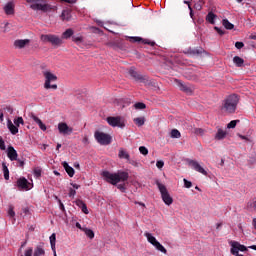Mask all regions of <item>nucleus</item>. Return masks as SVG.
Here are the masks:
<instances>
[{
	"label": "nucleus",
	"instance_id": "obj_62",
	"mask_svg": "<svg viewBox=\"0 0 256 256\" xmlns=\"http://www.w3.org/2000/svg\"><path fill=\"white\" fill-rule=\"evenodd\" d=\"M4 121V114H3V111L0 110V122L3 123Z\"/></svg>",
	"mask_w": 256,
	"mask_h": 256
},
{
	"label": "nucleus",
	"instance_id": "obj_43",
	"mask_svg": "<svg viewBox=\"0 0 256 256\" xmlns=\"http://www.w3.org/2000/svg\"><path fill=\"white\" fill-rule=\"evenodd\" d=\"M183 182L186 189H191V187H193V183L191 181L184 178Z\"/></svg>",
	"mask_w": 256,
	"mask_h": 256
},
{
	"label": "nucleus",
	"instance_id": "obj_4",
	"mask_svg": "<svg viewBox=\"0 0 256 256\" xmlns=\"http://www.w3.org/2000/svg\"><path fill=\"white\" fill-rule=\"evenodd\" d=\"M43 77L45 78L44 88L57 90V84H51L57 81V76L53 74L50 70H44L42 72Z\"/></svg>",
	"mask_w": 256,
	"mask_h": 256
},
{
	"label": "nucleus",
	"instance_id": "obj_6",
	"mask_svg": "<svg viewBox=\"0 0 256 256\" xmlns=\"http://www.w3.org/2000/svg\"><path fill=\"white\" fill-rule=\"evenodd\" d=\"M40 41H42V43H51V45L55 46L63 45V39L53 34H42Z\"/></svg>",
	"mask_w": 256,
	"mask_h": 256
},
{
	"label": "nucleus",
	"instance_id": "obj_57",
	"mask_svg": "<svg viewBox=\"0 0 256 256\" xmlns=\"http://www.w3.org/2000/svg\"><path fill=\"white\" fill-rule=\"evenodd\" d=\"M238 137H239L240 139H242L243 141H246L247 143H249V142L251 141L247 136H243V135H241V134H238Z\"/></svg>",
	"mask_w": 256,
	"mask_h": 256
},
{
	"label": "nucleus",
	"instance_id": "obj_48",
	"mask_svg": "<svg viewBox=\"0 0 256 256\" xmlns=\"http://www.w3.org/2000/svg\"><path fill=\"white\" fill-rule=\"evenodd\" d=\"M214 29L218 35H225V30H222L221 28H219L217 26H215Z\"/></svg>",
	"mask_w": 256,
	"mask_h": 256
},
{
	"label": "nucleus",
	"instance_id": "obj_10",
	"mask_svg": "<svg viewBox=\"0 0 256 256\" xmlns=\"http://www.w3.org/2000/svg\"><path fill=\"white\" fill-rule=\"evenodd\" d=\"M94 137L100 145H109L111 143V136L109 134L96 131Z\"/></svg>",
	"mask_w": 256,
	"mask_h": 256
},
{
	"label": "nucleus",
	"instance_id": "obj_61",
	"mask_svg": "<svg viewBox=\"0 0 256 256\" xmlns=\"http://www.w3.org/2000/svg\"><path fill=\"white\" fill-rule=\"evenodd\" d=\"M59 205H60L61 211H65V205H63V202H61V200H59Z\"/></svg>",
	"mask_w": 256,
	"mask_h": 256
},
{
	"label": "nucleus",
	"instance_id": "obj_56",
	"mask_svg": "<svg viewBox=\"0 0 256 256\" xmlns=\"http://www.w3.org/2000/svg\"><path fill=\"white\" fill-rule=\"evenodd\" d=\"M77 195V191L73 190V188L69 189V197H75Z\"/></svg>",
	"mask_w": 256,
	"mask_h": 256
},
{
	"label": "nucleus",
	"instance_id": "obj_22",
	"mask_svg": "<svg viewBox=\"0 0 256 256\" xmlns=\"http://www.w3.org/2000/svg\"><path fill=\"white\" fill-rule=\"evenodd\" d=\"M57 241V235L55 233H53L51 236H50V245H51V249L54 253V256H57V250H56V247H55V243Z\"/></svg>",
	"mask_w": 256,
	"mask_h": 256
},
{
	"label": "nucleus",
	"instance_id": "obj_52",
	"mask_svg": "<svg viewBox=\"0 0 256 256\" xmlns=\"http://www.w3.org/2000/svg\"><path fill=\"white\" fill-rule=\"evenodd\" d=\"M0 149L2 151H5L6 147H5V141L3 140V138L0 137Z\"/></svg>",
	"mask_w": 256,
	"mask_h": 256
},
{
	"label": "nucleus",
	"instance_id": "obj_2",
	"mask_svg": "<svg viewBox=\"0 0 256 256\" xmlns=\"http://www.w3.org/2000/svg\"><path fill=\"white\" fill-rule=\"evenodd\" d=\"M28 5H30V9L33 11H42L43 13H49V11H55L57 9L56 6L51 4H47L43 2V0H26Z\"/></svg>",
	"mask_w": 256,
	"mask_h": 256
},
{
	"label": "nucleus",
	"instance_id": "obj_32",
	"mask_svg": "<svg viewBox=\"0 0 256 256\" xmlns=\"http://www.w3.org/2000/svg\"><path fill=\"white\" fill-rule=\"evenodd\" d=\"M73 29H67L65 32L62 34V39H69L73 37Z\"/></svg>",
	"mask_w": 256,
	"mask_h": 256
},
{
	"label": "nucleus",
	"instance_id": "obj_47",
	"mask_svg": "<svg viewBox=\"0 0 256 256\" xmlns=\"http://www.w3.org/2000/svg\"><path fill=\"white\" fill-rule=\"evenodd\" d=\"M34 176L37 178L41 177V168L34 169Z\"/></svg>",
	"mask_w": 256,
	"mask_h": 256
},
{
	"label": "nucleus",
	"instance_id": "obj_16",
	"mask_svg": "<svg viewBox=\"0 0 256 256\" xmlns=\"http://www.w3.org/2000/svg\"><path fill=\"white\" fill-rule=\"evenodd\" d=\"M31 43L30 39H18L14 41L15 49H25Z\"/></svg>",
	"mask_w": 256,
	"mask_h": 256
},
{
	"label": "nucleus",
	"instance_id": "obj_64",
	"mask_svg": "<svg viewBox=\"0 0 256 256\" xmlns=\"http://www.w3.org/2000/svg\"><path fill=\"white\" fill-rule=\"evenodd\" d=\"M252 225H253L254 229L256 230V218H254V219L252 220Z\"/></svg>",
	"mask_w": 256,
	"mask_h": 256
},
{
	"label": "nucleus",
	"instance_id": "obj_37",
	"mask_svg": "<svg viewBox=\"0 0 256 256\" xmlns=\"http://www.w3.org/2000/svg\"><path fill=\"white\" fill-rule=\"evenodd\" d=\"M237 123H239V120H232L227 124V129H235L237 127Z\"/></svg>",
	"mask_w": 256,
	"mask_h": 256
},
{
	"label": "nucleus",
	"instance_id": "obj_55",
	"mask_svg": "<svg viewBox=\"0 0 256 256\" xmlns=\"http://www.w3.org/2000/svg\"><path fill=\"white\" fill-rule=\"evenodd\" d=\"M81 211H82V213H85V215H89V210L87 209V204L82 206Z\"/></svg>",
	"mask_w": 256,
	"mask_h": 256
},
{
	"label": "nucleus",
	"instance_id": "obj_54",
	"mask_svg": "<svg viewBox=\"0 0 256 256\" xmlns=\"http://www.w3.org/2000/svg\"><path fill=\"white\" fill-rule=\"evenodd\" d=\"M235 47L236 49H243V47H245V44H243V42H236Z\"/></svg>",
	"mask_w": 256,
	"mask_h": 256
},
{
	"label": "nucleus",
	"instance_id": "obj_20",
	"mask_svg": "<svg viewBox=\"0 0 256 256\" xmlns=\"http://www.w3.org/2000/svg\"><path fill=\"white\" fill-rule=\"evenodd\" d=\"M225 137H227V131H225L221 128H218V130L214 136V139L216 141H223V139H225Z\"/></svg>",
	"mask_w": 256,
	"mask_h": 256
},
{
	"label": "nucleus",
	"instance_id": "obj_3",
	"mask_svg": "<svg viewBox=\"0 0 256 256\" xmlns=\"http://www.w3.org/2000/svg\"><path fill=\"white\" fill-rule=\"evenodd\" d=\"M238 103L239 97L235 94H232L224 100L222 109L226 113H235Z\"/></svg>",
	"mask_w": 256,
	"mask_h": 256
},
{
	"label": "nucleus",
	"instance_id": "obj_9",
	"mask_svg": "<svg viewBox=\"0 0 256 256\" xmlns=\"http://www.w3.org/2000/svg\"><path fill=\"white\" fill-rule=\"evenodd\" d=\"M107 123L111 127H119L120 129H123V127H125V119L121 116H110L107 118Z\"/></svg>",
	"mask_w": 256,
	"mask_h": 256
},
{
	"label": "nucleus",
	"instance_id": "obj_14",
	"mask_svg": "<svg viewBox=\"0 0 256 256\" xmlns=\"http://www.w3.org/2000/svg\"><path fill=\"white\" fill-rule=\"evenodd\" d=\"M189 167L194 169V171H197V173H201L202 175L207 176V172L203 169L202 165L199 164L196 160H189L188 161Z\"/></svg>",
	"mask_w": 256,
	"mask_h": 256
},
{
	"label": "nucleus",
	"instance_id": "obj_19",
	"mask_svg": "<svg viewBox=\"0 0 256 256\" xmlns=\"http://www.w3.org/2000/svg\"><path fill=\"white\" fill-rule=\"evenodd\" d=\"M4 11H5L6 15H14L15 14V3L13 1L8 2L4 6Z\"/></svg>",
	"mask_w": 256,
	"mask_h": 256
},
{
	"label": "nucleus",
	"instance_id": "obj_25",
	"mask_svg": "<svg viewBox=\"0 0 256 256\" xmlns=\"http://www.w3.org/2000/svg\"><path fill=\"white\" fill-rule=\"evenodd\" d=\"M215 19H217V15H215L213 12H209L206 16V21H208V23L211 25H215Z\"/></svg>",
	"mask_w": 256,
	"mask_h": 256
},
{
	"label": "nucleus",
	"instance_id": "obj_36",
	"mask_svg": "<svg viewBox=\"0 0 256 256\" xmlns=\"http://www.w3.org/2000/svg\"><path fill=\"white\" fill-rule=\"evenodd\" d=\"M14 124L19 127V125H25V121L23 120V117H17L14 119Z\"/></svg>",
	"mask_w": 256,
	"mask_h": 256
},
{
	"label": "nucleus",
	"instance_id": "obj_11",
	"mask_svg": "<svg viewBox=\"0 0 256 256\" xmlns=\"http://www.w3.org/2000/svg\"><path fill=\"white\" fill-rule=\"evenodd\" d=\"M17 187L19 189H24L25 191H29V189H33V184H31L27 178L21 177L17 180Z\"/></svg>",
	"mask_w": 256,
	"mask_h": 256
},
{
	"label": "nucleus",
	"instance_id": "obj_45",
	"mask_svg": "<svg viewBox=\"0 0 256 256\" xmlns=\"http://www.w3.org/2000/svg\"><path fill=\"white\" fill-rule=\"evenodd\" d=\"M23 256H33V248H27Z\"/></svg>",
	"mask_w": 256,
	"mask_h": 256
},
{
	"label": "nucleus",
	"instance_id": "obj_49",
	"mask_svg": "<svg viewBox=\"0 0 256 256\" xmlns=\"http://www.w3.org/2000/svg\"><path fill=\"white\" fill-rule=\"evenodd\" d=\"M8 215L9 217H15V211L13 210V206H9Z\"/></svg>",
	"mask_w": 256,
	"mask_h": 256
},
{
	"label": "nucleus",
	"instance_id": "obj_23",
	"mask_svg": "<svg viewBox=\"0 0 256 256\" xmlns=\"http://www.w3.org/2000/svg\"><path fill=\"white\" fill-rule=\"evenodd\" d=\"M62 165H63L66 173L69 175V177H73V175H75V169H73V167L69 166V163L63 162Z\"/></svg>",
	"mask_w": 256,
	"mask_h": 256
},
{
	"label": "nucleus",
	"instance_id": "obj_1",
	"mask_svg": "<svg viewBox=\"0 0 256 256\" xmlns=\"http://www.w3.org/2000/svg\"><path fill=\"white\" fill-rule=\"evenodd\" d=\"M102 177L107 183L111 185H117V183L125 182L129 179V173L119 170L116 173H111L109 171L102 172Z\"/></svg>",
	"mask_w": 256,
	"mask_h": 256
},
{
	"label": "nucleus",
	"instance_id": "obj_44",
	"mask_svg": "<svg viewBox=\"0 0 256 256\" xmlns=\"http://www.w3.org/2000/svg\"><path fill=\"white\" fill-rule=\"evenodd\" d=\"M184 3H185V5H188V9L190 11V17L193 19V8L191 7L190 2L185 0Z\"/></svg>",
	"mask_w": 256,
	"mask_h": 256
},
{
	"label": "nucleus",
	"instance_id": "obj_33",
	"mask_svg": "<svg viewBox=\"0 0 256 256\" xmlns=\"http://www.w3.org/2000/svg\"><path fill=\"white\" fill-rule=\"evenodd\" d=\"M134 123H135L138 127H143V125H145V118H144V117L134 118Z\"/></svg>",
	"mask_w": 256,
	"mask_h": 256
},
{
	"label": "nucleus",
	"instance_id": "obj_27",
	"mask_svg": "<svg viewBox=\"0 0 256 256\" xmlns=\"http://www.w3.org/2000/svg\"><path fill=\"white\" fill-rule=\"evenodd\" d=\"M33 256H45V249L41 246H37L34 250Z\"/></svg>",
	"mask_w": 256,
	"mask_h": 256
},
{
	"label": "nucleus",
	"instance_id": "obj_17",
	"mask_svg": "<svg viewBox=\"0 0 256 256\" xmlns=\"http://www.w3.org/2000/svg\"><path fill=\"white\" fill-rule=\"evenodd\" d=\"M7 157L10 159V161H17V157H19V154H17V150H15L13 146L8 147Z\"/></svg>",
	"mask_w": 256,
	"mask_h": 256
},
{
	"label": "nucleus",
	"instance_id": "obj_51",
	"mask_svg": "<svg viewBox=\"0 0 256 256\" xmlns=\"http://www.w3.org/2000/svg\"><path fill=\"white\" fill-rule=\"evenodd\" d=\"M76 205L79 207V209H82L85 205V202H83V200H76Z\"/></svg>",
	"mask_w": 256,
	"mask_h": 256
},
{
	"label": "nucleus",
	"instance_id": "obj_5",
	"mask_svg": "<svg viewBox=\"0 0 256 256\" xmlns=\"http://www.w3.org/2000/svg\"><path fill=\"white\" fill-rule=\"evenodd\" d=\"M156 185L160 191L162 201H164L165 205H173V197H171V194H169L165 184H161V182L156 181Z\"/></svg>",
	"mask_w": 256,
	"mask_h": 256
},
{
	"label": "nucleus",
	"instance_id": "obj_34",
	"mask_svg": "<svg viewBox=\"0 0 256 256\" xmlns=\"http://www.w3.org/2000/svg\"><path fill=\"white\" fill-rule=\"evenodd\" d=\"M172 139H179L181 138V132H179V130L177 129H173L170 133Z\"/></svg>",
	"mask_w": 256,
	"mask_h": 256
},
{
	"label": "nucleus",
	"instance_id": "obj_31",
	"mask_svg": "<svg viewBox=\"0 0 256 256\" xmlns=\"http://www.w3.org/2000/svg\"><path fill=\"white\" fill-rule=\"evenodd\" d=\"M203 5H205V1L196 0V3L194 4V9H196V11H201V9H203Z\"/></svg>",
	"mask_w": 256,
	"mask_h": 256
},
{
	"label": "nucleus",
	"instance_id": "obj_41",
	"mask_svg": "<svg viewBox=\"0 0 256 256\" xmlns=\"http://www.w3.org/2000/svg\"><path fill=\"white\" fill-rule=\"evenodd\" d=\"M139 151L142 155H148L149 154V150L147 149V147L145 146H140L139 147Z\"/></svg>",
	"mask_w": 256,
	"mask_h": 256
},
{
	"label": "nucleus",
	"instance_id": "obj_60",
	"mask_svg": "<svg viewBox=\"0 0 256 256\" xmlns=\"http://www.w3.org/2000/svg\"><path fill=\"white\" fill-rule=\"evenodd\" d=\"M76 227H77V229H80V231H83V229L86 228V227H82L79 222L76 223Z\"/></svg>",
	"mask_w": 256,
	"mask_h": 256
},
{
	"label": "nucleus",
	"instance_id": "obj_35",
	"mask_svg": "<svg viewBox=\"0 0 256 256\" xmlns=\"http://www.w3.org/2000/svg\"><path fill=\"white\" fill-rule=\"evenodd\" d=\"M72 40L76 45H81V43H83V36H73Z\"/></svg>",
	"mask_w": 256,
	"mask_h": 256
},
{
	"label": "nucleus",
	"instance_id": "obj_50",
	"mask_svg": "<svg viewBox=\"0 0 256 256\" xmlns=\"http://www.w3.org/2000/svg\"><path fill=\"white\" fill-rule=\"evenodd\" d=\"M165 165V162H163V160H159L156 162V167H158L159 169H163Z\"/></svg>",
	"mask_w": 256,
	"mask_h": 256
},
{
	"label": "nucleus",
	"instance_id": "obj_13",
	"mask_svg": "<svg viewBox=\"0 0 256 256\" xmlns=\"http://www.w3.org/2000/svg\"><path fill=\"white\" fill-rule=\"evenodd\" d=\"M189 167L194 169V171H197V173H201L202 175L207 176V172L203 169L202 165L199 164L196 160H189L188 161Z\"/></svg>",
	"mask_w": 256,
	"mask_h": 256
},
{
	"label": "nucleus",
	"instance_id": "obj_21",
	"mask_svg": "<svg viewBox=\"0 0 256 256\" xmlns=\"http://www.w3.org/2000/svg\"><path fill=\"white\" fill-rule=\"evenodd\" d=\"M7 127L12 135H17V133H19V128L15 124H13L11 120L7 121Z\"/></svg>",
	"mask_w": 256,
	"mask_h": 256
},
{
	"label": "nucleus",
	"instance_id": "obj_53",
	"mask_svg": "<svg viewBox=\"0 0 256 256\" xmlns=\"http://www.w3.org/2000/svg\"><path fill=\"white\" fill-rule=\"evenodd\" d=\"M130 41H132V43H139L142 39L140 37H130Z\"/></svg>",
	"mask_w": 256,
	"mask_h": 256
},
{
	"label": "nucleus",
	"instance_id": "obj_59",
	"mask_svg": "<svg viewBox=\"0 0 256 256\" xmlns=\"http://www.w3.org/2000/svg\"><path fill=\"white\" fill-rule=\"evenodd\" d=\"M2 167L4 173H9V168H7V165H5V163L2 164Z\"/></svg>",
	"mask_w": 256,
	"mask_h": 256
},
{
	"label": "nucleus",
	"instance_id": "obj_29",
	"mask_svg": "<svg viewBox=\"0 0 256 256\" xmlns=\"http://www.w3.org/2000/svg\"><path fill=\"white\" fill-rule=\"evenodd\" d=\"M83 233H85L86 236H88L89 239H95V232L89 228H84Z\"/></svg>",
	"mask_w": 256,
	"mask_h": 256
},
{
	"label": "nucleus",
	"instance_id": "obj_8",
	"mask_svg": "<svg viewBox=\"0 0 256 256\" xmlns=\"http://www.w3.org/2000/svg\"><path fill=\"white\" fill-rule=\"evenodd\" d=\"M230 246H231L230 252L232 255H235V256H244L243 254H239V251H241L242 253H245V251H247L246 246L237 241H231Z\"/></svg>",
	"mask_w": 256,
	"mask_h": 256
},
{
	"label": "nucleus",
	"instance_id": "obj_18",
	"mask_svg": "<svg viewBox=\"0 0 256 256\" xmlns=\"http://www.w3.org/2000/svg\"><path fill=\"white\" fill-rule=\"evenodd\" d=\"M30 117L34 123L39 126L41 131H47V126L39 119V117H37L35 114H31Z\"/></svg>",
	"mask_w": 256,
	"mask_h": 256
},
{
	"label": "nucleus",
	"instance_id": "obj_15",
	"mask_svg": "<svg viewBox=\"0 0 256 256\" xmlns=\"http://www.w3.org/2000/svg\"><path fill=\"white\" fill-rule=\"evenodd\" d=\"M129 75H131L135 81H140V83H146V81H148L147 76L139 74L137 71H135V68L129 69Z\"/></svg>",
	"mask_w": 256,
	"mask_h": 256
},
{
	"label": "nucleus",
	"instance_id": "obj_30",
	"mask_svg": "<svg viewBox=\"0 0 256 256\" xmlns=\"http://www.w3.org/2000/svg\"><path fill=\"white\" fill-rule=\"evenodd\" d=\"M222 25H223V27H225V29H228V30H231L235 27V25H233L231 22H229L228 19H223Z\"/></svg>",
	"mask_w": 256,
	"mask_h": 256
},
{
	"label": "nucleus",
	"instance_id": "obj_12",
	"mask_svg": "<svg viewBox=\"0 0 256 256\" xmlns=\"http://www.w3.org/2000/svg\"><path fill=\"white\" fill-rule=\"evenodd\" d=\"M58 131L60 135H71V133H73V128L65 122H60L58 124Z\"/></svg>",
	"mask_w": 256,
	"mask_h": 256
},
{
	"label": "nucleus",
	"instance_id": "obj_38",
	"mask_svg": "<svg viewBox=\"0 0 256 256\" xmlns=\"http://www.w3.org/2000/svg\"><path fill=\"white\" fill-rule=\"evenodd\" d=\"M193 133H195V135H200L202 137V135H205V130H203L202 128H194Z\"/></svg>",
	"mask_w": 256,
	"mask_h": 256
},
{
	"label": "nucleus",
	"instance_id": "obj_40",
	"mask_svg": "<svg viewBox=\"0 0 256 256\" xmlns=\"http://www.w3.org/2000/svg\"><path fill=\"white\" fill-rule=\"evenodd\" d=\"M63 21H69V11L64 10L61 15Z\"/></svg>",
	"mask_w": 256,
	"mask_h": 256
},
{
	"label": "nucleus",
	"instance_id": "obj_42",
	"mask_svg": "<svg viewBox=\"0 0 256 256\" xmlns=\"http://www.w3.org/2000/svg\"><path fill=\"white\" fill-rule=\"evenodd\" d=\"M248 209H250V211H256V200L248 203Z\"/></svg>",
	"mask_w": 256,
	"mask_h": 256
},
{
	"label": "nucleus",
	"instance_id": "obj_58",
	"mask_svg": "<svg viewBox=\"0 0 256 256\" xmlns=\"http://www.w3.org/2000/svg\"><path fill=\"white\" fill-rule=\"evenodd\" d=\"M2 167L4 173H9V168H7V165H5V163L2 164Z\"/></svg>",
	"mask_w": 256,
	"mask_h": 256
},
{
	"label": "nucleus",
	"instance_id": "obj_26",
	"mask_svg": "<svg viewBox=\"0 0 256 256\" xmlns=\"http://www.w3.org/2000/svg\"><path fill=\"white\" fill-rule=\"evenodd\" d=\"M118 157L119 159H126V161H129L130 159L129 153L124 149L119 150Z\"/></svg>",
	"mask_w": 256,
	"mask_h": 256
},
{
	"label": "nucleus",
	"instance_id": "obj_39",
	"mask_svg": "<svg viewBox=\"0 0 256 256\" xmlns=\"http://www.w3.org/2000/svg\"><path fill=\"white\" fill-rule=\"evenodd\" d=\"M135 109H145L147 107V105H145V103L143 102H138L136 104H134Z\"/></svg>",
	"mask_w": 256,
	"mask_h": 256
},
{
	"label": "nucleus",
	"instance_id": "obj_63",
	"mask_svg": "<svg viewBox=\"0 0 256 256\" xmlns=\"http://www.w3.org/2000/svg\"><path fill=\"white\" fill-rule=\"evenodd\" d=\"M4 179H6V181H9V172H4Z\"/></svg>",
	"mask_w": 256,
	"mask_h": 256
},
{
	"label": "nucleus",
	"instance_id": "obj_24",
	"mask_svg": "<svg viewBox=\"0 0 256 256\" xmlns=\"http://www.w3.org/2000/svg\"><path fill=\"white\" fill-rule=\"evenodd\" d=\"M175 83L179 87L180 91H184L185 93H189L191 91V89H189V87L183 84L180 80H175Z\"/></svg>",
	"mask_w": 256,
	"mask_h": 256
},
{
	"label": "nucleus",
	"instance_id": "obj_46",
	"mask_svg": "<svg viewBox=\"0 0 256 256\" xmlns=\"http://www.w3.org/2000/svg\"><path fill=\"white\" fill-rule=\"evenodd\" d=\"M117 189H119V191H121V193H125V191H127V188L125 187V184H119L117 186Z\"/></svg>",
	"mask_w": 256,
	"mask_h": 256
},
{
	"label": "nucleus",
	"instance_id": "obj_7",
	"mask_svg": "<svg viewBox=\"0 0 256 256\" xmlns=\"http://www.w3.org/2000/svg\"><path fill=\"white\" fill-rule=\"evenodd\" d=\"M144 236L146 237L148 243H150V245H153V247H155V249H157V251H160V253H164L167 254V249L164 248V246L157 241V238H155V236H153V234L149 233V232H145Z\"/></svg>",
	"mask_w": 256,
	"mask_h": 256
},
{
	"label": "nucleus",
	"instance_id": "obj_28",
	"mask_svg": "<svg viewBox=\"0 0 256 256\" xmlns=\"http://www.w3.org/2000/svg\"><path fill=\"white\" fill-rule=\"evenodd\" d=\"M233 63L236 64V67H243V63H245V60L239 56H235L233 58Z\"/></svg>",
	"mask_w": 256,
	"mask_h": 256
}]
</instances>
